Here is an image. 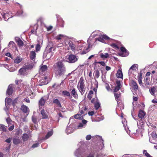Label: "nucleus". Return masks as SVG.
I'll return each mask as SVG.
<instances>
[{"label":"nucleus","mask_w":157,"mask_h":157,"mask_svg":"<svg viewBox=\"0 0 157 157\" xmlns=\"http://www.w3.org/2000/svg\"><path fill=\"white\" fill-rule=\"evenodd\" d=\"M53 67L54 72L58 76H60L63 75L66 71L65 67L62 62H57L53 66Z\"/></svg>","instance_id":"f257e3e1"},{"label":"nucleus","mask_w":157,"mask_h":157,"mask_svg":"<svg viewBox=\"0 0 157 157\" xmlns=\"http://www.w3.org/2000/svg\"><path fill=\"white\" fill-rule=\"evenodd\" d=\"M78 57L75 55L71 54L68 56L67 62L70 63H74L78 60Z\"/></svg>","instance_id":"f03ea898"},{"label":"nucleus","mask_w":157,"mask_h":157,"mask_svg":"<svg viewBox=\"0 0 157 157\" xmlns=\"http://www.w3.org/2000/svg\"><path fill=\"white\" fill-rule=\"evenodd\" d=\"M77 87L81 94L82 95L84 93L85 91L84 84H78Z\"/></svg>","instance_id":"7ed1b4c3"},{"label":"nucleus","mask_w":157,"mask_h":157,"mask_svg":"<svg viewBox=\"0 0 157 157\" xmlns=\"http://www.w3.org/2000/svg\"><path fill=\"white\" fill-rule=\"evenodd\" d=\"M117 85L115 86L113 92L114 93H116L119 91L121 88V83L120 81H116Z\"/></svg>","instance_id":"20e7f679"},{"label":"nucleus","mask_w":157,"mask_h":157,"mask_svg":"<svg viewBox=\"0 0 157 157\" xmlns=\"http://www.w3.org/2000/svg\"><path fill=\"white\" fill-rule=\"evenodd\" d=\"M46 102V100L43 97H42L40 100L38 102L39 108L40 109L42 108V106L44 105Z\"/></svg>","instance_id":"39448f33"},{"label":"nucleus","mask_w":157,"mask_h":157,"mask_svg":"<svg viewBox=\"0 0 157 157\" xmlns=\"http://www.w3.org/2000/svg\"><path fill=\"white\" fill-rule=\"evenodd\" d=\"M14 86L12 85H10L9 86L7 90L6 93L9 95H11L13 92Z\"/></svg>","instance_id":"423d86ee"},{"label":"nucleus","mask_w":157,"mask_h":157,"mask_svg":"<svg viewBox=\"0 0 157 157\" xmlns=\"http://www.w3.org/2000/svg\"><path fill=\"white\" fill-rule=\"evenodd\" d=\"M109 39L110 38L109 37L104 35L99 37L98 38H97V40L99 41L103 42L104 41V40H109Z\"/></svg>","instance_id":"0eeeda50"},{"label":"nucleus","mask_w":157,"mask_h":157,"mask_svg":"<svg viewBox=\"0 0 157 157\" xmlns=\"http://www.w3.org/2000/svg\"><path fill=\"white\" fill-rule=\"evenodd\" d=\"M131 86L134 90L136 91L138 90V86L135 81L133 80H131Z\"/></svg>","instance_id":"6e6552de"},{"label":"nucleus","mask_w":157,"mask_h":157,"mask_svg":"<svg viewBox=\"0 0 157 157\" xmlns=\"http://www.w3.org/2000/svg\"><path fill=\"white\" fill-rule=\"evenodd\" d=\"M121 51L122 52L121 56L123 57H126L128 55L129 52L124 47H122L120 48Z\"/></svg>","instance_id":"1a4fd4ad"},{"label":"nucleus","mask_w":157,"mask_h":157,"mask_svg":"<svg viewBox=\"0 0 157 157\" xmlns=\"http://www.w3.org/2000/svg\"><path fill=\"white\" fill-rule=\"evenodd\" d=\"M51 48H50L51 49V50H50L49 52H45L43 56L46 58V59H49L52 55V52L51 51Z\"/></svg>","instance_id":"9d476101"},{"label":"nucleus","mask_w":157,"mask_h":157,"mask_svg":"<svg viewBox=\"0 0 157 157\" xmlns=\"http://www.w3.org/2000/svg\"><path fill=\"white\" fill-rule=\"evenodd\" d=\"M29 69L28 67H24L20 69L18 71L20 75H25L26 70Z\"/></svg>","instance_id":"9b49d317"},{"label":"nucleus","mask_w":157,"mask_h":157,"mask_svg":"<svg viewBox=\"0 0 157 157\" xmlns=\"http://www.w3.org/2000/svg\"><path fill=\"white\" fill-rule=\"evenodd\" d=\"M48 70V67L46 65H42L40 66L39 72L43 73L47 71Z\"/></svg>","instance_id":"f8f14e48"},{"label":"nucleus","mask_w":157,"mask_h":157,"mask_svg":"<svg viewBox=\"0 0 157 157\" xmlns=\"http://www.w3.org/2000/svg\"><path fill=\"white\" fill-rule=\"evenodd\" d=\"M15 40L17 43L19 47H22L24 46L23 42L20 38L17 37L15 39Z\"/></svg>","instance_id":"ddd939ff"},{"label":"nucleus","mask_w":157,"mask_h":157,"mask_svg":"<svg viewBox=\"0 0 157 157\" xmlns=\"http://www.w3.org/2000/svg\"><path fill=\"white\" fill-rule=\"evenodd\" d=\"M52 103L56 105L57 107L59 108L62 107V105L60 101L57 99H53Z\"/></svg>","instance_id":"4468645a"},{"label":"nucleus","mask_w":157,"mask_h":157,"mask_svg":"<svg viewBox=\"0 0 157 157\" xmlns=\"http://www.w3.org/2000/svg\"><path fill=\"white\" fill-rule=\"evenodd\" d=\"M29 56L30 59L33 61L35 59V58L36 57V54L35 51H31L30 52Z\"/></svg>","instance_id":"2eb2a0df"},{"label":"nucleus","mask_w":157,"mask_h":157,"mask_svg":"<svg viewBox=\"0 0 157 157\" xmlns=\"http://www.w3.org/2000/svg\"><path fill=\"white\" fill-rule=\"evenodd\" d=\"M115 100L117 101L118 104V102L120 101V98L121 97V93L120 92L118 93H114Z\"/></svg>","instance_id":"dca6fc26"},{"label":"nucleus","mask_w":157,"mask_h":157,"mask_svg":"<svg viewBox=\"0 0 157 157\" xmlns=\"http://www.w3.org/2000/svg\"><path fill=\"white\" fill-rule=\"evenodd\" d=\"M40 113L42 116V119H47L48 118V115L45 112L44 109H42L40 111Z\"/></svg>","instance_id":"f3484780"},{"label":"nucleus","mask_w":157,"mask_h":157,"mask_svg":"<svg viewBox=\"0 0 157 157\" xmlns=\"http://www.w3.org/2000/svg\"><path fill=\"white\" fill-rule=\"evenodd\" d=\"M2 16L3 18L4 19V20L6 21H7L9 19L10 17L9 13H2Z\"/></svg>","instance_id":"a211bd4d"},{"label":"nucleus","mask_w":157,"mask_h":157,"mask_svg":"<svg viewBox=\"0 0 157 157\" xmlns=\"http://www.w3.org/2000/svg\"><path fill=\"white\" fill-rule=\"evenodd\" d=\"M71 94L72 95L74 98L75 99H77L78 98V94L75 88H74L71 91Z\"/></svg>","instance_id":"6ab92c4d"},{"label":"nucleus","mask_w":157,"mask_h":157,"mask_svg":"<svg viewBox=\"0 0 157 157\" xmlns=\"http://www.w3.org/2000/svg\"><path fill=\"white\" fill-rule=\"evenodd\" d=\"M156 89L155 87L153 86L149 89V92L153 96L155 95Z\"/></svg>","instance_id":"aec40b11"},{"label":"nucleus","mask_w":157,"mask_h":157,"mask_svg":"<svg viewBox=\"0 0 157 157\" xmlns=\"http://www.w3.org/2000/svg\"><path fill=\"white\" fill-rule=\"evenodd\" d=\"M0 129L2 132H6L7 131L6 127L3 124H0Z\"/></svg>","instance_id":"412c9836"},{"label":"nucleus","mask_w":157,"mask_h":157,"mask_svg":"<svg viewBox=\"0 0 157 157\" xmlns=\"http://www.w3.org/2000/svg\"><path fill=\"white\" fill-rule=\"evenodd\" d=\"M116 75L118 78H122L123 77V74L122 71L120 69H118L117 71Z\"/></svg>","instance_id":"4be33fe9"},{"label":"nucleus","mask_w":157,"mask_h":157,"mask_svg":"<svg viewBox=\"0 0 157 157\" xmlns=\"http://www.w3.org/2000/svg\"><path fill=\"white\" fill-rule=\"evenodd\" d=\"M145 115V113L143 110H140L139 111L138 116L140 118H142L144 117Z\"/></svg>","instance_id":"5701e85b"},{"label":"nucleus","mask_w":157,"mask_h":157,"mask_svg":"<svg viewBox=\"0 0 157 157\" xmlns=\"http://www.w3.org/2000/svg\"><path fill=\"white\" fill-rule=\"evenodd\" d=\"M28 107L26 106L23 105L21 106V109L25 113H26L27 112Z\"/></svg>","instance_id":"b1692460"},{"label":"nucleus","mask_w":157,"mask_h":157,"mask_svg":"<svg viewBox=\"0 0 157 157\" xmlns=\"http://www.w3.org/2000/svg\"><path fill=\"white\" fill-rule=\"evenodd\" d=\"M100 57L103 59L109 57V55L107 53H105L104 54L102 53H101L100 54Z\"/></svg>","instance_id":"393cba45"},{"label":"nucleus","mask_w":157,"mask_h":157,"mask_svg":"<svg viewBox=\"0 0 157 157\" xmlns=\"http://www.w3.org/2000/svg\"><path fill=\"white\" fill-rule=\"evenodd\" d=\"M74 117L76 119L82 120L83 119V116L78 113L74 115Z\"/></svg>","instance_id":"a878e982"},{"label":"nucleus","mask_w":157,"mask_h":157,"mask_svg":"<svg viewBox=\"0 0 157 157\" xmlns=\"http://www.w3.org/2000/svg\"><path fill=\"white\" fill-rule=\"evenodd\" d=\"M94 104V107H95V109L96 110L98 109L100 106V104L99 103L98 101V99L97 98L96 102H95Z\"/></svg>","instance_id":"bb28decb"},{"label":"nucleus","mask_w":157,"mask_h":157,"mask_svg":"<svg viewBox=\"0 0 157 157\" xmlns=\"http://www.w3.org/2000/svg\"><path fill=\"white\" fill-rule=\"evenodd\" d=\"M20 142V140L19 138H14L13 140V143L15 145L19 144Z\"/></svg>","instance_id":"cd10ccee"},{"label":"nucleus","mask_w":157,"mask_h":157,"mask_svg":"<svg viewBox=\"0 0 157 157\" xmlns=\"http://www.w3.org/2000/svg\"><path fill=\"white\" fill-rule=\"evenodd\" d=\"M94 78H98L100 76V72L98 70H96L94 72Z\"/></svg>","instance_id":"c85d7f7f"},{"label":"nucleus","mask_w":157,"mask_h":157,"mask_svg":"<svg viewBox=\"0 0 157 157\" xmlns=\"http://www.w3.org/2000/svg\"><path fill=\"white\" fill-rule=\"evenodd\" d=\"M29 136L26 133H24L23 135L22 139L23 141H26L28 139Z\"/></svg>","instance_id":"c756f323"},{"label":"nucleus","mask_w":157,"mask_h":157,"mask_svg":"<svg viewBox=\"0 0 157 157\" xmlns=\"http://www.w3.org/2000/svg\"><path fill=\"white\" fill-rule=\"evenodd\" d=\"M62 94L64 96H67L68 97H70L71 96V94L67 90L63 91H62Z\"/></svg>","instance_id":"7c9ffc66"},{"label":"nucleus","mask_w":157,"mask_h":157,"mask_svg":"<svg viewBox=\"0 0 157 157\" xmlns=\"http://www.w3.org/2000/svg\"><path fill=\"white\" fill-rule=\"evenodd\" d=\"M94 92L92 90H90L87 96V98L89 100H90L92 98V96L93 95Z\"/></svg>","instance_id":"2f4dec72"},{"label":"nucleus","mask_w":157,"mask_h":157,"mask_svg":"<svg viewBox=\"0 0 157 157\" xmlns=\"http://www.w3.org/2000/svg\"><path fill=\"white\" fill-rule=\"evenodd\" d=\"M15 43L13 42V41H10L8 45V46L10 48H15Z\"/></svg>","instance_id":"473e14b6"},{"label":"nucleus","mask_w":157,"mask_h":157,"mask_svg":"<svg viewBox=\"0 0 157 157\" xmlns=\"http://www.w3.org/2000/svg\"><path fill=\"white\" fill-rule=\"evenodd\" d=\"M69 45L70 47L71 48V50L73 51H74L75 50V45L73 44L72 43H69Z\"/></svg>","instance_id":"72a5a7b5"},{"label":"nucleus","mask_w":157,"mask_h":157,"mask_svg":"<svg viewBox=\"0 0 157 157\" xmlns=\"http://www.w3.org/2000/svg\"><path fill=\"white\" fill-rule=\"evenodd\" d=\"M22 59L21 58H20L19 57H17L14 60V62L15 63L18 64L20 63L21 60Z\"/></svg>","instance_id":"f704fd0d"},{"label":"nucleus","mask_w":157,"mask_h":157,"mask_svg":"<svg viewBox=\"0 0 157 157\" xmlns=\"http://www.w3.org/2000/svg\"><path fill=\"white\" fill-rule=\"evenodd\" d=\"M137 65V64H134L132 65L130 68L129 70V72H131V70H136V66Z\"/></svg>","instance_id":"c9c22d12"},{"label":"nucleus","mask_w":157,"mask_h":157,"mask_svg":"<svg viewBox=\"0 0 157 157\" xmlns=\"http://www.w3.org/2000/svg\"><path fill=\"white\" fill-rule=\"evenodd\" d=\"M53 133L52 131L49 132H48L47 135L45 136V138L46 139L48 138L50 136H52Z\"/></svg>","instance_id":"e433bc0d"},{"label":"nucleus","mask_w":157,"mask_h":157,"mask_svg":"<svg viewBox=\"0 0 157 157\" xmlns=\"http://www.w3.org/2000/svg\"><path fill=\"white\" fill-rule=\"evenodd\" d=\"M32 121L35 124H36L37 122V117L34 116H33L32 117Z\"/></svg>","instance_id":"4c0bfd02"},{"label":"nucleus","mask_w":157,"mask_h":157,"mask_svg":"<svg viewBox=\"0 0 157 157\" xmlns=\"http://www.w3.org/2000/svg\"><path fill=\"white\" fill-rule=\"evenodd\" d=\"M64 36L62 34H59L57 35L56 37V39L57 40H59L61 39Z\"/></svg>","instance_id":"58836bf2"},{"label":"nucleus","mask_w":157,"mask_h":157,"mask_svg":"<svg viewBox=\"0 0 157 157\" xmlns=\"http://www.w3.org/2000/svg\"><path fill=\"white\" fill-rule=\"evenodd\" d=\"M6 121L7 123L8 124V125H9L10 124L11 122H12V120L10 117H8L6 118Z\"/></svg>","instance_id":"ea45409f"},{"label":"nucleus","mask_w":157,"mask_h":157,"mask_svg":"<svg viewBox=\"0 0 157 157\" xmlns=\"http://www.w3.org/2000/svg\"><path fill=\"white\" fill-rule=\"evenodd\" d=\"M111 46L113 48H115L117 49H119V47L118 45L115 43H113L111 44Z\"/></svg>","instance_id":"a19ab883"},{"label":"nucleus","mask_w":157,"mask_h":157,"mask_svg":"<svg viewBox=\"0 0 157 157\" xmlns=\"http://www.w3.org/2000/svg\"><path fill=\"white\" fill-rule=\"evenodd\" d=\"M40 46L39 44H38L36 45V52L40 51Z\"/></svg>","instance_id":"79ce46f5"},{"label":"nucleus","mask_w":157,"mask_h":157,"mask_svg":"<svg viewBox=\"0 0 157 157\" xmlns=\"http://www.w3.org/2000/svg\"><path fill=\"white\" fill-rule=\"evenodd\" d=\"M150 78L147 77L145 78V83L147 85H149L150 84Z\"/></svg>","instance_id":"37998d69"},{"label":"nucleus","mask_w":157,"mask_h":157,"mask_svg":"<svg viewBox=\"0 0 157 157\" xmlns=\"http://www.w3.org/2000/svg\"><path fill=\"white\" fill-rule=\"evenodd\" d=\"M87 110V108L86 107H85L83 109V110H81L80 112V114H81L82 115V114L84 113V111H86Z\"/></svg>","instance_id":"c03bdc74"},{"label":"nucleus","mask_w":157,"mask_h":157,"mask_svg":"<svg viewBox=\"0 0 157 157\" xmlns=\"http://www.w3.org/2000/svg\"><path fill=\"white\" fill-rule=\"evenodd\" d=\"M78 84H84L83 78L82 77L80 78Z\"/></svg>","instance_id":"a18cd8bd"},{"label":"nucleus","mask_w":157,"mask_h":157,"mask_svg":"<svg viewBox=\"0 0 157 157\" xmlns=\"http://www.w3.org/2000/svg\"><path fill=\"white\" fill-rule=\"evenodd\" d=\"M45 27L46 28V29H47V31H49L51 30L52 29V28H53V27L51 25L49 26L48 27H47V26H45Z\"/></svg>","instance_id":"49530a36"},{"label":"nucleus","mask_w":157,"mask_h":157,"mask_svg":"<svg viewBox=\"0 0 157 157\" xmlns=\"http://www.w3.org/2000/svg\"><path fill=\"white\" fill-rule=\"evenodd\" d=\"M119 105L120 106V109H123L124 108V105L122 103H118Z\"/></svg>","instance_id":"de8ad7c7"},{"label":"nucleus","mask_w":157,"mask_h":157,"mask_svg":"<svg viewBox=\"0 0 157 157\" xmlns=\"http://www.w3.org/2000/svg\"><path fill=\"white\" fill-rule=\"evenodd\" d=\"M98 63L100 64L101 66H104L105 65V63L104 61H99Z\"/></svg>","instance_id":"09e8293b"},{"label":"nucleus","mask_w":157,"mask_h":157,"mask_svg":"<svg viewBox=\"0 0 157 157\" xmlns=\"http://www.w3.org/2000/svg\"><path fill=\"white\" fill-rule=\"evenodd\" d=\"M14 125H13L9 128L8 130L10 131H12L14 129Z\"/></svg>","instance_id":"8fccbe9b"},{"label":"nucleus","mask_w":157,"mask_h":157,"mask_svg":"<svg viewBox=\"0 0 157 157\" xmlns=\"http://www.w3.org/2000/svg\"><path fill=\"white\" fill-rule=\"evenodd\" d=\"M142 73L140 72L139 74L138 75V79H142Z\"/></svg>","instance_id":"3c124183"},{"label":"nucleus","mask_w":157,"mask_h":157,"mask_svg":"<svg viewBox=\"0 0 157 157\" xmlns=\"http://www.w3.org/2000/svg\"><path fill=\"white\" fill-rule=\"evenodd\" d=\"M91 136L90 135H87L86 137V139L87 140H89L90 139H91Z\"/></svg>","instance_id":"603ef678"},{"label":"nucleus","mask_w":157,"mask_h":157,"mask_svg":"<svg viewBox=\"0 0 157 157\" xmlns=\"http://www.w3.org/2000/svg\"><path fill=\"white\" fill-rule=\"evenodd\" d=\"M11 138H9L8 139L6 140H5V142H6L7 143H9L11 142Z\"/></svg>","instance_id":"864d4df0"},{"label":"nucleus","mask_w":157,"mask_h":157,"mask_svg":"<svg viewBox=\"0 0 157 157\" xmlns=\"http://www.w3.org/2000/svg\"><path fill=\"white\" fill-rule=\"evenodd\" d=\"M96 101H97V98L96 99H95V98H93V99H92L91 100V102L92 103H95V102Z\"/></svg>","instance_id":"5fc2aeb1"},{"label":"nucleus","mask_w":157,"mask_h":157,"mask_svg":"<svg viewBox=\"0 0 157 157\" xmlns=\"http://www.w3.org/2000/svg\"><path fill=\"white\" fill-rule=\"evenodd\" d=\"M88 113L90 116H92L94 114V111H92L91 112H89Z\"/></svg>","instance_id":"6e6d98bb"},{"label":"nucleus","mask_w":157,"mask_h":157,"mask_svg":"<svg viewBox=\"0 0 157 157\" xmlns=\"http://www.w3.org/2000/svg\"><path fill=\"white\" fill-rule=\"evenodd\" d=\"M39 144L38 143H36L33 144L32 146V147L33 148H35L37 147L38 146Z\"/></svg>","instance_id":"4d7b16f0"},{"label":"nucleus","mask_w":157,"mask_h":157,"mask_svg":"<svg viewBox=\"0 0 157 157\" xmlns=\"http://www.w3.org/2000/svg\"><path fill=\"white\" fill-rule=\"evenodd\" d=\"M24 101H25L27 103H30V100L28 98H25L24 100Z\"/></svg>","instance_id":"13d9d810"},{"label":"nucleus","mask_w":157,"mask_h":157,"mask_svg":"<svg viewBox=\"0 0 157 157\" xmlns=\"http://www.w3.org/2000/svg\"><path fill=\"white\" fill-rule=\"evenodd\" d=\"M58 87V86L57 85H56V83L54 84L52 86V88H54L55 89H56Z\"/></svg>","instance_id":"bf43d9fd"},{"label":"nucleus","mask_w":157,"mask_h":157,"mask_svg":"<svg viewBox=\"0 0 157 157\" xmlns=\"http://www.w3.org/2000/svg\"><path fill=\"white\" fill-rule=\"evenodd\" d=\"M111 69V68L110 67H109L108 66H106L105 67V69L106 71H108L110 70Z\"/></svg>","instance_id":"052dcab7"},{"label":"nucleus","mask_w":157,"mask_h":157,"mask_svg":"<svg viewBox=\"0 0 157 157\" xmlns=\"http://www.w3.org/2000/svg\"><path fill=\"white\" fill-rule=\"evenodd\" d=\"M58 115H59V117H61V118L63 117V116L62 115V114L60 112H59V113Z\"/></svg>","instance_id":"680f3d73"},{"label":"nucleus","mask_w":157,"mask_h":157,"mask_svg":"<svg viewBox=\"0 0 157 157\" xmlns=\"http://www.w3.org/2000/svg\"><path fill=\"white\" fill-rule=\"evenodd\" d=\"M138 98L137 97H135L133 98V101H137Z\"/></svg>","instance_id":"e2e57ef3"},{"label":"nucleus","mask_w":157,"mask_h":157,"mask_svg":"<svg viewBox=\"0 0 157 157\" xmlns=\"http://www.w3.org/2000/svg\"><path fill=\"white\" fill-rule=\"evenodd\" d=\"M82 124H86L87 123V121L85 120H82Z\"/></svg>","instance_id":"0e129e2a"},{"label":"nucleus","mask_w":157,"mask_h":157,"mask_svg":"<svg viewBox=\"0 0 157 157\" xmlns=\"http://www.w3.org/2000/svg\"><path fill=\"white\" fill-rule=\"evenodd\" d=\"M92 71H90L89 74V76L90 78L92 77Z\"/></svg>","instance_id":"69168bd1"},{"label":"nucleus","mask_w":157,"mask_h":157,"mask_svg":"<svg viewBox=\"0 0 157 157\" xmlns=\"http://www.w3.org/2000/svg\"><path fill=\"white\" fill-rule=\"evenodd\" d=\"M152 102L153 103H157V101L154 99L152 100Z\"/></svg>","instance_id":"338daca9"},{"label":"nucleus","mask_w":157,"mask_h":157,"mask_svg":"<svg viewBox=\"0 0 157 157\" xmlns=\"http://www.w3.org/2000/svg\"><path fill=\"white\" fill-rule=\"evenodd\" d=\"M87 157H94V156L93 154H90Z\"/></svg>","instance_id":"774afa93"}]
</instances>
